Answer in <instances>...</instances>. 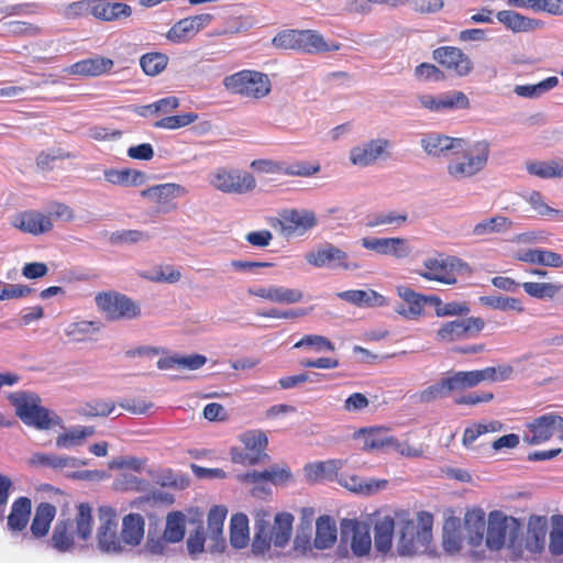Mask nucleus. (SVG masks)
<instances>
[{
	"label": "nucleus",
	"instance_id": "obj_8",
	"mask_svg": "<svg viewBox=\"0 0 563 563\" xmlns=\"http://www.w3.org/2000/svg\"><path fill=\"white\" fill-rule=\"evenodd\" d=\"M422 265L423 269L418 272L421 277L445 285L456 284V274L467 268V264L455 256L427 258Z\"/></svg>",
	"mask_w": 563,
	"mask_h": 563
},
{
	"label": "nucleus",
	"instance_id": "obj_54",
	"mask_svg": "<svg viewBox=\"0 0 563 563\" xmlns=\"http://www.w3.org/2000/svg\"><path fill=\"white\" fill-rule=\"evenodd\" d=\"M481 303L501 311L523 312L525 308L520 299L506 297L501 295H488L479 297Z\"/></svg>",
	"mask_w": 563,
	"mask_h": 563
},
{
	"label": "nucleus",
	"instance_id": "obj_28",
	"mask_svg": "<svg viewBox=\"0 0 563 563\" xmlns=\"http://www.w3.org/2000/svg\"><path fill=\"white\" fill-rule=\"evenodd\" d=\"M88 463V460L55 453H35L30 459L31 465L45 466L53 470L77 468L86 466Z\"/></svg>",
	"mask_w": 563,
	"mask_h": 563
},
{
	"label": "nucleus",
	"instance_id": "obj_59",
	"mask_svg": "<svg viewBox=\"0 0 563 563\" xmlns=\"http://www.w3.org/2000/svg\"><path fill=\"white\" fill-rule=\"evenodd\" d=\"M527 170L529 174L540 178H563V166L551 162H528Z\"/></svg>",
	"mask_w": 563,
	"mask_h": 563
},
{
	"label": "nucleus",
	"instance_id": "obj_29",
	"mask_svg": "<svg viewBox=\"0 0 563 563\" xmlns=\"http://www.w3.org/2000/svg\"><path fill=\"white\" fill-rule=\"evenodd\" d=\"M344 460L333 459L324 462H314L305 466V475L308 481H336L339 471L343 468Z\"/></svg>",
	"mask_w": 563,
	"mask_h": 563
},
{
	"label": "nucleus",
	"instance_id": "obj_14",
	"mask_svg": "<svg viewBox=\"0 0 563 563\" xmlns=\"http://www.w3.org/2000/svg\"><path fill=\"white\" fill-rule=\"evenodd\" d=\"M98 308L107 317L113 320L134 319L140 316V307L124 295L119 294H99L96 297Z\"/></svg>",
	"mask_w": 563,
	"mask_h": 563
},
{
	"label": "nucleus",
	"instance_id": "obj_2",
	"mask_svg": "<svg viewBox=\"0 0 563 563\" xmlns=\"http://www.w3.org/2000/svg\"><path fill=\"white\" fill-rule=\"evenodd\" d=\"M522 529L520 520L506 516L500 511H492L488 515L485 545L490 551H498L505 548L508 556L516 560V556H522L521 548L518 543V536Z\"/></svg>",
	"mask_w": 563,
	"mask_h": 563
},
{
	"label": "nucleus",
	"instance_id": "obj_37",
	"mask_svg": "<svg viewBox=\"0 0 563 563\" xmlns=\"http://www.w3.org/2000/svg\"><path fill=\"white\" fill-rule=\"evenodd\" d=\"M336 526L329 516H321L316 523L313 547L318 550L329 549L336 540Z\"/></svg>",
	"mask_w": 563,
	"mask_h": 563
},
{
	"label": "nucleus",
	"instance_id": "obj_5",
	"mask_svg": "<svg viewBox=\"0 0 563 563\" xmlns=\"http://www.w3.org/2000/svg\"><path fill=\"white\" fill-rule=\"evenodd\" d=\"M118 529L119 520L117 511L109 506L99 507L96 541L97 549L101 553L108 555L125 553Z\"/></svg>",
	"mask_w": 563,
	"mask_h": 563
},
{
	"label": "nucleus",
	"instance_id": "obj_6",
	"mask_svg": "<svg viewBox=\"0 0 563 563\" xmlns=\"http://www.w3.org/2000/svg\"><path fill=\"white\" fill-rule=\"evenodd\" d=\"M347 543H350L354 555L363 556L368 554L372 547L369 525L355 519H343L341 521L340 545L336 551L338 558L347 556Z\"/></svg>",
	"mask_w": 563,
	"mask_h": 563
},
{
	"label": "nucleus",
	"instance_id": "obj_36",
	"mask_svg": "<svg viewBox=\"0 0 563 563\" xmlns=\"http://www.w3.org/2000/svg\"><path fill=\"white\" fill-rule=\"evenodd\" d=\"M56 515V507L49 503H41L36 509L31 522V532L35 538L45 537L51 528V523Z\"/></svg>",
	"mask_w": 563,
	"mask_h": 563
},
{
	"label": "nucleus",
	"instance_id": "obj_47",
	"mask_svg": "<svg viewBox=\"0 0 563 563\" xmlns=\"http://www.w3.org/2000/svg\"><path fill=\"white\" fill-rule=\"evenodd\" d=\"M452 393L448 377L442 378L440 382L428 386L419 393L411 396L416 404H429L431 401L445 398Z\"/></svg>",
	"mask_w": 563,
	"mask_h": 563
},
{
	"label": "nucleus",
	"instance_id": "obj_34",
	"mask_svg": "<svg viewBox=\"0 0 563 563\" xmlns=\"http://www.w3.org/2000/svg\"><path fill=\"white\" fill-rule=\"evenodd\" d=\"M395 532V521L385 516L378 519L374 527V547L382 554H387L391 550L393 537Z\"/></svg>",
	"mask_w": 563,
	"mask_h": 563
},
{
	"label": "nucleus",
	"instance_id": "obj_21",
	"mask_svg": "<svg viewBox=\"0 0 563 563\" xmlns=\"http://www.w3.org/2000/svg\"><path fill=\"white\" fill-rule=\"evenodd\" d=\"M420 145L428 155L441 157L453 154L455 150L464 146V139L430 132L421 137Z\"/></svg>",
	"mask_w": 563,
	"mask_h": 563
},
{
	"label": "nucleus",
	"instance_id": "obj_31",
	"mask_svg": "<svg viewBox=\"0 0 563 563\" xmlns=\"http://www.w3.org/2000/svg\"><path fill=\"white\" fill-rule=\"evenodd\" d=\"M336 482L346 489L361 495H373L385 489L388 485V481L386 479L371 478L368 481H363L356 475L338 474Z\"/></svg>",
	"mask_w": 563,
	"mask_h": 563
},
{
	"label": "nucleus",
	"instance_id": "obj_46",
	"mask_svg": "<svg viewBox=\"0 0 563 563\" xmlns=\"http://www.w3.org/2000/svg\"><path fill=\"white\" fill-rule=\"evenodd\" d=\"M512 221L504 216H496L478 222L473 228V235L484 236L493 233H505L512 228Z\"/></svg>",
	"mask_w": 563,
	"mask_h": 563
},
{
	"label": "nucleus",
	"instance_id": "obj_23",
	"mask_svg": "<svg viewBox=\"0 0 563 563\" xmlns=\"http://www.w3.org/2000/svg\"><path fill=\"white\" fill-rule=\"evenodd\" d=\"M464 525L466 530L465 539L472 549H477L483 544L485 533V514L481 509L470 510L465 514ZM474 556L481 559L479 553L474 550Z\"/></svg>",
	"mask_w": 563,
	"mask_h": 563
},
{
	"label": "nucleus",
	"instance_id": "obj_7",
	"mask_svg": "<svg viewBox=\"0 0 563 563\" xmlns=\"http://www.w3.org/2000/svg\"><path fill=\"white\" fill-rule=\"evenodd\" d=\"M223 86L232 93L246 98L260 99L271 91V80L267 75L244 69L223 79Z\"/></svg>",
	"mask_w": 563,
	"mask_h": 563
},
{
	"label": "nucleus",
	"instance_id": "obj_10",
	"mask_svg": "<svg viewBox=\"0 0 563 563\" xmlns=\"http://www.w3.org/2000/svg\"><path fill=\"white\" fill-rule=\"evenodd\" d=\"M273 43L277 47L298 49L307 53H319L331 49L323 37L318 32L311 30L285 31L276 35Z\"/></svg>",
	"mask_w": 563,
	"mask_h": 563
},
{
	"label": "nucleus",
	"instance_id": "obj_13",
	"mask_svg": "<svg viewBox=\"0 0 563 563\" xmlns=\"http://www.w3.org/2000/svg\"><path fill=\"white\" fill-rule=\"evenodd\" d=\"M211 185L225 194L243 195L252 191L256 180L250 173H242L238 169L219 168L214 172Z\"/></svg>",
	"mask_w": 563,
	"mask_h": 563
},
{
	"label": "nucleus",
	"instance_id": "obj_56",
	"mask_svg": "<svg viewBox=\"0 0 563 563\" xmlns=\"http://www.w3.org/2000/svg\"><path fill=\"white\" fill-rule=\"evenodd\" d=\"M408 220L406 212L398 213L396 211L379 212L367 217L366 227L377 228L382 225H390L393 228H400Z\"/></svg>",
	"mask_w": 563,
	"mask_h": 563
},
{
	"label": "nucleus",
	"instance_id": "obj_4",
	"mask_svg": "<svg viewBox=\"0 0 563 563\" xmlns=\"http://www.w3.org/2000/svg\"><path fill=\"white\" fill-rule=\"evenodd\" d=\"M433 517L419 514L418 521L404 520L399 523L396 552L400 556H413L430 552Z\"/></svg>",
	"mask_w": 563,
	"mask_h": 563
},
{
	"label": "nucleus",
	"instance_id": "obj_42",
	"mask_svg": "<svg viewBox=\"0 0 563 563\" xmlns=\"http://www.w3.org/2000/svg\"><path fill=\"white\" fill-rule=\"evenodd\" d=\"M250 541L249 519L244 514H235L230 521V543L235 549H243Z\"/></svg>",
	"mask_w": 563,
	"mask_h": 563
},
{
	"label": "nucleus",
	"instance_id": "obj_22",
	"mask_svg": "<svg viewBox=\"0 0 563 563\" xmlns=\"http://www.w3.org/2000/svg\"><path fill=\"white\" fill-rule=\"evenodd\" d=\"M145 533V521L140 514H129L122 519L121 541L125 552L141 544Z\"/></svg>",
	"mask_w": 563,
	"mask_h": 563
},
{
	"label": "nucleus",
	"instance_id": "obj_48",
	"mask_svg": "<svg viewBox=\"0 0 563 563\" xmlns=\"http://www.w3.org/2000/svg\"><path fill=\"white\" fill-rule=\"evenodd\" d=\"M186 532V517L180 511L169 512L166 517V525L164 530L165 539L172 543L180 542Z\"/></svg>",
	"mask_w": 563,
	"mask_h": 563
},
{
	"label": "nucleus",
	"instance_id": "obj_27",
	"mask_svg": "<svg viewBox=\"0 0 563 563\" xmlns=\"http://www.w3.org/2000/svg\"><path fill=\"white\" fill-rule=\"evenodd\" d=\"M187 194L185 187L174 183L159 184L141 191L143 198L150 199L161 206H168L175 199L180 198Z\"/></svg>",
	"mask_w": 563,
	"mask_h": 563
},
{
	"label": "nucleus",
	"instance_id": "obj_44",
	"mask_svg": "<svg viewBox=\"0 0 563 563\" xmlns=\"http://www.w3.org/2000/svg\"><path fill=\"white\" fill-rule=\"evenodd\" d=\"M104 179L119 186H140L144 183L145 175L135 169H106L103 172Z\"/></svg>",
	"mask_w": 563,
	"mask_h": 563
},
{
	"label": "nucleus",
	"instance_id": "obj_11",
	"mask_svg": "<svg viewBox=\"0 0 563 563\" xmlns=\"http://www.w3.org/2000/svg\"><path fill=\"white\" fill-rule=\"evenodd\" d=\"M485 328L479 317H468L444 322L435 332V340L443 343L476 338Z\"/></svg>",
	"mask_w": 563,
	"mask_h": 563
},
{
	"label": "nucleus",
	"instance_id": "obj_58",
	"mask_svg": "<svg viewBox=\"0 0 563 563\" xmlns=\"http://www.w3.org/2000/svg\"><path fill=\"white\" fill-rule=\"evenodd\" d=\"M522 288L533 298L552 299L562 290L563 286L561 284L553 283L526 282L522 284Z\"/></svg>",
	"mask_w": 563,
	"mask_h": 563
},
{
	"label": "nucleus",
	"instance_id": "obj_61",
	"mask_svg": "<svg viewBox=\"0 0 563 563\" xmlns=\"http://www.w3.org/2000/svg\"><path fill=\"white\" fill-rule=\"evenodd\" d=\"M302 298L303 292L300 289L272 285L271 302L294 305L300 302Z\"/></svg>",
	"mask_w": 563,
	"mask_h": 563
},
{
	"label": "nucleus",
	"instance_id": "obj_40",
	"mask_svg": "<svg viewBox=\"0 0 563 563\" xmlns=\"http://www.w3.org/2000/svg\"><path fill=\"white\" fill-rule=\"evenodd\" d=\"M9 400L21 420H25L29 415L33 413L41 406V398L34 393H12L9 395Z\"/></svg>",
	"mask_w": 563,
	"mask_h": 563
},
{
	"label": "nucleus",
	"instance_id": "obj_64",
	"mask_svg": "<svg viewBox=\"0 0 563 563\" xmlns=\"http://www.w3.org/2000/svg\"><path fill=\"white\" fill-rule=\"evenodd\" d=\"M150 239V234L141 230H120L112 232L109 236V241L114 245L136 244Z\"/></svg>",
	"mask_w": 563,
	"mask_h": 563
},
{
	"label": "nucleus",
	"instance_id": "obj_43",
	"mask_svg": "<svg viewBox=\"0 0 563 563\" xmlns=\"http://www.w3.org/2000/svg\"><path fill=\"white\" fill-rule=\"evenodd\" d=\"M113 66L112 59L104 57L88 58L75 63L71 73L82 76H100L109 71Z\"/></svg>",
	"mask_w": 563,
	"mask_h": 563
},
{
	"label": "nucleus",
	"instance_id": "obj_32",
	"mask_svg": "<svg viewBox=\"0 0 563 563\" xmlns=\"http://www.w3.org/2000/svg\"><path fill=\"white\" fill-rule=\"evenodd\" d=\"M291 476L290 470L288 467L280 466H272L268 470H264L262 472L252 471L246 472L244 474H240L238 476L240 482L257 484L262 482L272 483L274 485L282 484L289 479Z\"/></svg>",
	"mask_w": 563,
	"mask_h": 563
},
{
	"label": "nucleus",
	"instance_id": "obj_41",
	"mask_svg": "<svg viewBox=\"0 0 563 563\" xmlns=\"http://www.w3.org/2000/svg\"><path fill=\"white\" fill-rule=\"evenodd\" d=\"M131 12V7L122 2H104L96 0L92 8V15L104 21H112L122 16H129Z\"/></svg>",
	"mask_w": 563,
	"mask_h": 563
},
{
	"label": "nucleus",
	"instance_id": "obj_39",
	"mask_svg": "<svg viewBox=\"0 0 563 563\" xmlns=\"http://www.w3.org/2000/svg\"><path fill=\"white\" fill-rule=\"evenodd\" d=\"M9 400L21 420H25L29 415L33 413L41 406V398L34 393H12L9 395Z\"/></svg>",
	"mask_w": 563,
	"mask_h": 563
},
{
	"label": "nucleus",
	"instance_id": "obj_20",
	"mask_svg": "<svg viewBox=\"0 0 563 563\" xmlns=\"http://www.w3.org/2000/svg\"><path fill=\"white\" fill-rule=\"evenodd\" d=\"M433 58L460 77L467 76L473 70V62L457 47H438L433 51Z\"/></svg>",
	"mask_w": 563,
	"mask_h": 563
},
{
	"label": "nucleus",
	"instance_id": "obj_18",
	"mask_svg": "<svg viewBox=\"0 0 563 563\" xmlns=\"http://www.w3.org/2000/svg\"><path fill=\"white\" fill-rule=\"evenodd\" d=\"M282 231L287 235H302L318 224L316 213L309 209H285L280 212Z\"/></svg>",
	"mask_w": 563,
	"mask_h": 563
},
{
	"label": "nucleus",
	"instance_id": "obj_38",
	"mask_svg": "<svg viewBox=\"0 0 563 563\" xmlns=\"http://www.w3.org/2000/svg\"><path fill=\"white\" fill-rule=\"evenodd\" d=\"M95 434V428L90 426L73 427L59 434L55 440V445L58 449H74L82 445L85 440Z\"/></svg>",
	"mask_w": 563,
	"mask_h": 563
},
{
	"label": "nucleus",
	"instance_id": "obj_53",
	"mask_svg": "<svg viewBox=\"0 0 563 563\" xmlns=\"http://www.w3.org/2000/svg\"><path fill=\"white\" fill-rule=\"evenodd\" d=\"M397 295L406 303L408 307V313L411 314L413 319H417L422 314L424 308V295L416 292L408 286H398Z\"/></svg>",
	"mask_w": 563,
	"mask_h": 563
},
{
	"label": "nucleus",
	"instance_id": "obj_16",
	"mask_svg": "<svg viewBox=\"0 0 563 563\" xmlns=\"http://www.w3.org/2000/svg\"><path fill=\"white\" fill-rule=\"evenodd\" d=\"M390 141L383 137L372 139L350 151V162L357 167H368L377 163L380 158L389 156L388 148Z\"/></svg>",
	"mask_w": 563,
	"mask_h": 563
},
{
	"label": "nucleus",
	"instance_id": "obj_49",
	"mask_svg": "<svg viewBox=\"0 0 563 563\" xmlns=\"http://www.w3.org/2000/svg\"><path fill=\"white\" fill-rule=\"evenodd\" d=\"M462 537L459 532V520L450 518L443 526L442 545L446 553L455 554L462 548Z\"/></svg>",
	"mask_w": 563,
	"mask_h": 563
},
{
	"label": "nucleus",
	"instance_id": "obj_55",
	"mask_svg": "<svg viewBox=\"0 0 563 563\" xmlns=\"http://www.w3.org/2000/svg\"><path fill=\"white\" fill-rule=\"evenodd\" d=\"M497 20L514 32H526L533 29V20L511 10H503L497 13Z\"/></svg>",
	"mask_w": 563,
	"mask_h": 563
},
{
	"label": "nucleus",
	"instance_id": "obj_17",
	"mask_svg": "<svg viewBox=\"0 0 563 563\" xmlns=\"http://www.w3.org/2000/svg\"><path fill=\"white\" fill-rule=\"evenodd\" d=\"M347 254L341 249L327 244L323 247H320L316 251H311L306 254L305 258L308 264L314 267H332V268H343L346 271H355L360 267V265L355 262L347 261Z\"/></svg>",
	"mask_w": 563,
	"mask_h": 563
},
{
	"label": "nucleus",
	"instance_id": "obj_26",
	"mask_svg": "<svg viewBox=\"0 0 563 563\" xmlns=\"http://www.w3.org/2000/svg\"><path fill=\"white\" fill-rule=\"evenodd\" d=\"M31 512V499L24 496L16 498L12 503L10 514L7 518L8 530L12 534H16L24 531L30 521Z\"/></svg>",
	"mask_w": 563,
	"mask_h": 563
},
{
	"label": "nucleus",
	"instance_id": "obj_33",
	"mask_svg": "<svg viewBox=\"0 0 563 563\" xmlns=\"http://www.w3.org/2000/svg\"><path fill=\"white\" fill-rule=\"evenodd\" d=\"M74 533V525L70 520H58L48 545L59 553L70 552L75 545Z\"/></svg>",
	"mask_w": 563,
	"mask_h": 563
},
{
	"label": "nucleus",
	"instance_id": "obj_57",
	"mask_svg": "<svg viewBox=\"0 0 563 563\" xmlns=\"http://www.w3.org/2000/svg\"><path fill=\"white\" fill-rule=\"evenodd\" d=\"M559 84V79L555 76L548 77L547 79L536 85H518L514 91L517 96L523 98H538L551 90Z\"/></svg>",
	"mask_w": 563,
	"mask_h": 563
},
{
	"label": "nucleus",
	"instance_id": "obj_1",
	"mask_svg": "<svg viewBox=\"0 0 563 563\" xmlns=\"http://www.w3.org/2000/svg\"><path fill=\"white\" fill-rule=\"evenodd\" d=\"M294 516L288 512L277 514L274 523L271 522V514L265 510L255 512L254 539L252 553L264 555L271 545L284 548L292 533Z\"/></svg>",
	"mask_w": 563,
	"mask_h": 563
},
{
	"label": "nucleus",
	"instance_id": "obj_50",
	"mask_svg": "<svg viewBox=\"0 0 563 563\" xmlns=\"http://www.w3.org/2000/svg\"><path fill=\"white\" fill-rule=\"evenodd\" d=\"M100 330L99 321L81 320L69 323L64 332L73 342H84Z\"/></svg>",
	"mask_w": 563,
	"mask_h": 563
},
{
	"label": "nucleus",
	"instance_id": "obj_25",
	"mask_svg": "<svg viewBox=\"0 0 563 563\" xmlns=\"http://www.w3.org/2000/svg\"><path fill=\"white\" fill-rule=\"evenodd\" d=\"M227 512L224 507L216 506L211 508L208 514V532L209 539L212 542L209 549L212 553H221L225 548V540L222 532Z\"/></svg>",
	"mask_w": 563,
	"mask_h": 563
},
{
	"label": "nucleus",
	"instance_id": "obj_3",
	"mask_svg": "<svg viewBox=\"0 0 563 563\" xmlns=\"http://www.w3.org/2000/svg\"><path fill=\"white\" fill-rule=\"evenodd\" d=\"M453 154L455 157L448 163L446 172L452 179L461 181L485 169L490 155V144L486 140H464V146L455 150Z\"/></svg>",
	"mask_w": 563,
	"mask_h": 563
},
{
	"label": "nucleus",
	"instance_id": "obj_15",
	"mask_svg": "<svg viewBox=\"0 0 563 563\" xmlns=\"http://www.w3.org/2000/svg\"><path fill=\"white\" fill-rule=\"evenodd\" d=\"M560 431L563 439V417L550 412L536 418L529 426L523 441L530 445L547 442L553 434Z\"/></svg>",
	"mask_w": 563,
	"mask_h": 563
},
{
	"label": "nucleus",
	"instance_id": "obj_19",
	"mask_svg": "<svg viewBox=\"0 0 563 563\" xmlns=\"http://www.w3.org/2000/svg\"><path fill=\"white\" fill-rule=\"evenodd\" d=\"M361 244L364 249L379 255L398 260L409 256L412 252L409 242L404 238H363Z\"/></svg>",
	"mask_w": 563,
	"mask_h": 563
},
{
	"label": "nucleus",
	"instance_id": "obj_62",
	"mask_svg": "<svg viewBox=\"0 0 563 563\" xmlns=\"http://www.w3.org/2000/svg\"><path fill=\"white\" fill-rule=\"evenodd\" d=\"M514 367L509 364L488 366L483 369H479L481 380L489 383H500L509 380L514 377Z\"/></svg>",
	"mask_w": 563,
	"mask_h": 563
},
{
	"label": "nucleus",
	"instance_id": "obj_24",
	"mask_svg": "<svg viewBox=\"0 0 563 563\" xmlns=\"http://www.w3.org/2000/svg\"><path fill=\"white\" fill-rule=\"evenodd\" d=\"M12 225L34 235L45 233L53 228L49 217L36 211H25L16 214L12 220Z\"/></svg>",
	"mask_w": 563,
	"mask_h": 563
},
{
	"label": "nucleus",
	"instance_id": "obj_35",
	"mask_svg": "<svg viewBox=\"0 0 563 563\" xmlns=\"http://www.w3.org/2000/svg\"><path fill=\"white\" fill-rule=\"evenodd\" d=\"M517 258L526 263L543 265L553 268H560L563 266V258L559 253L543 249L522 251L518 253Z\"/></svg>",
	"mask_w": 563,
	"mask_h": 563
},
{
	"label": "nucleus",
	"instance_id": "obj_51",
	"mask_svg": "<svg viewBox=\"0 0 563 563\" xmlns=\"http://www.w3.org/2000/svg\"><path fill=\"white\" fill-rule=\"evenodd\" d=\"M26 426L33 427L37 430H48L53 426L60 424L62 420L58 416L51 412L43 406H38L37 409L27 416L25 420H22Z\"/></svg>",
	"mask_w": 563,
	"mask_h": 563
},
{
	"label": "nucleus",
	"instance_id": "obj_52",
	"mask_svg": "<svg viewBox=\"0 0 563 563\" xmlns=\"http://www.w3.org/2000/svg\"><path fill=\"white\" fill-rule=\"evenodd\" d=\"M76 534L80 540H88L92 532V508L89 504L82 503L77 507V515L75 518Z\"/></svg>",
	"mask_w": 563,
	"mask_h": 563
},
{
	"label": "nucleus",
	"instance_id": "obj_9",
	"mask_svg": "<svg viewBox=\"0 0 563 563\" xmlns=\"http://www.w3.org/2000/svg\"><path fill=\"white\" fill-rule=\"evenodd\" d=\"M240 441L243 448H233L231 450V457L234 463L255 465L268 459L265 452L268 441L263 431H246L240 435Z\"/></svg>",
	"mask_w": 563,
	"mask_h": 563
},
{
	"label": "nucleus",
	"instance_id": "obj_30",
	"mask_svg": "<svg viewBox=\"0 0 563 563\" xmlns=\"http://www.w3.org/2000/svg\"><path fill=\"white\" fill-rule=\"evenodd\" d=\"M354 435L356 439L363 440L362 449L364 451H382L390 449L395 443V438L382 428H363Z\"/></svg>",
	"mask_w": 563,
	"mask_h": 563
},
{
	"label": "nucleus",
	"instance_id": "obj_63",
	"mask_svg": "<svg viewBox=\"0 0 563 563\" xmlns=\"http://www.w3.org/2000/svg\"><path fill=\"white\" fill-rule=\"evenodd\" d=\"M168 57L162 53H147L140 59V65L148 76L161 74L167 66Z\"/></svg>",
	"mask_w": 563,
	"mask_h": 563
},
{
	"label": "nucleus",
	"instance_id": "obj_45",
	"mask_svg": "<svg viewBox=\"0 0 563 563\" xmlns=\"http://www.w3.org/2000/svg\"><path fill=\"white\" fill-rule=\"evenodd\" d=\"M169 543L164 534L158 536L156 531L148 529L146 541L140 553L146 556H169L173 553Z\"/></svg>",
	"mask_w": 563,
	"mask_h": 563
},
{
	"label": "nucleus",
	"instance_id": "obj_12",
	"mask_svg": "<svg viewBox=\"0 0 563 563\" xmlns=\"http://www.w3.org/2000/svg\"><path fill=\"white\" fill-rule=\"evenodd\" d=\"M548 532V520L543 516H531L527 525V534L522 537V530L518 536V543L521 548L522 556H516V560H531L540 554L545 547V537Z\"/></svg>",
	"mask_w": 563,
	"mask_h": 563
},
{
	"label": "nucleus",
	"instance_id": "obj_60",
	"mask_svg": "<svg viewBox=\"0 0 563 563\" xmlns=\"http://www.w3.org/2000/svg\"><path fill=\"white\" fill-rule=\"evenodd\" d=\"M451 390H461L477 386L481 380L479 369L455 372L448 376Z\"/></svg>",
	"mask_w": 563,
	"mask_h": 563
}]
</instances>
